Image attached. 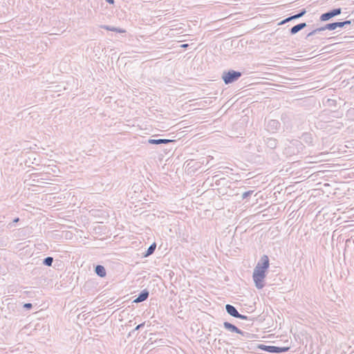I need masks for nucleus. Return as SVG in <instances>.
I'll return each mask as SVG.
<instances>
[{
  "mask_svg": "<svg viewBox=\"0 0 354 354\" xmlns=\"http://www.w3.org/2000/svg\"><path fill=\"white\" fill-rule=\"evenodd\" d=\"M266 277V270H264L256 266L254 268L252 278L257 288L261 289L265 286L264 279Z\"/></svg>",
  "mask_w": 354,
  "mask_h": 354,
  "instance_id": "nucleus-1",
  "label": "nucleus"
},
{
  "mask_svg": "<svg viewBox=\"0 0 354 354\" xmlns=\"http://www.w3.org/2000/svg\"><path fill=\"white\" fill-rule=\"evenodd\" d=\"M241 75L242 73L239 71L230 70L223 73L222 79L225 84H229L238 80Z\"/></svg>",
  "mask_w": 354,
  "mask_h": 354,
  "instance_id": "nucleus-2",
  "label": "nucleus"
},
{
  "mask_svg": "<svg viewBox=\"0 0 354 354\" xmlns=\"http://www.w3.org/2000/svg\"><path fill=\"white\" fill-rule=\"evenodd\" d=\"M257 348L261 351H266L272 353H284L289 351L290 347L288 346H267L264 344H259Z\"/></svg>",
  "mask_w": 354,
  "mask_h": 354,
  "instance_id": "nucleus-3",
  "label": "nucleus"
},
{
  "mask_svg": "<svg viewBox=\"0 0 354 354\" xmlns=\"http://www.w3.org/2000/svg\"><path fill=\"white\" fill-rule=\"evenodd\" d=\"M341 12H342V9L340 8H335L333 10H329L328 12L323 13L320 16L319 19L322 21H326L330 19L331 18L340 15Z\"/></svg>",
  "mask_w": 354,
  "mask_h": 354,
  "instance_id": "nucleus-4",
  "label": "nucleus"
},
{
  "mask_svg": "<svg viewBox=\"0 0 354 354\" xmlns=\"http://www.w3.org/2000/svg\"><path fill=\"white\" fill-rule=\"evenodd\" d=\"M269 258L267 255H263L257 264V266L266 271L269 268Z\"/></svg>",
  "mask_w": 354,
  "mask_h": 354,
  "instance_id": "nucleus-5",
  "label": "nucleus"
},
{
  "mask_svg": "<svg viewBox=\"0 0 354 354\" xmlns=\"http://www.w3.org/2000/svg\"><path fill=\"white\" fill-rule=\"evenodd\" d=\"M149 292L147 289L142 290L133 303H140L147 299Z\"/></svg>",
  "mask_w": 354,
  "mask_h": 354,
  "instance_id": "nucleus-6",
  "label": "nucleus"
},
{
  "mask_svg": "<svg viewBox=\"0 0 354 354\" xmlns=\"http://www.w3.org/2000/svg\"><path fill=\"white\" fill-rule=\"evenodd\" d=\"M279 127H280V123L277 120H270L268 121V124H267L268 130L272 131V132L278 130Z\"/></svg>",
  "mask_w": 354,
  "mask_h": 354,
  "instance_id": "nucleus-7",
  "label": "nucleus"
},
{
  "mask_svg": "<svg viewBox=\"0 0 354 354\" xmlns=\"http://www.w3.org/2000/svg\"><path fill=\"white\" fill-rule=\"evenodd\" d=\"M306 10L305 9H302L299 13H297L295 15L290 16V17L283 19V21H281L279 23V24H283L288 22L291 20L299 19V18L303 17L306 14Z\"/></svg>",
  "mask_w": 354,
  "mask_h": 354,
  "instance_id": "nucleus-8",
  "label": "nucleus"
},
{
  "mask_svg": "<svg viewBox=\"0 0 354 354\" xmlns=\"http://www.w3.org/2000/svg\"><path fill=\"white\" fill-rule=\"evenodd\" d=\"M175 142L174 140L170 139H149L148 143L151 145L169 144Z\"/></svg>",
  "mask_w": 354,
  "mask_h": 354,
  "instance_id": "nucleus-9",
  "label": "nucleus"
},
{
  "mask_svg": "<svg viewBox=\"0 0 354 354\" xmlns=\"http://www.w3.org/2000/svg\"><path fill=\"white\" fill-rule=\"evenodd\" d=\"M223 326L227 330L230 331L232 333H236L238 334L239 333H241V329H239L235 325H234L230 322H225L223 323Z\"/></svg>",
  "mask_w": 354,
  "mask_h": 354,
  "instance_id": "nucleus-10",
  "label": "nucleus"
},
{
  "mask_svg": "<svg viewBox=\"0 0 354 354\" xmlns=\"http://www.w3.org/2000/svg\"><path fill=\"white\" fill-rule=\"evenodd\" d=\"M306 26H307V25L305 22L298 24L290 28V34L295 35L296 33H297L299 31L301 30Z\"/></svg>",
  "mask_w": 354,
  "mask_h": 354,
  "instance_id": "nucleus-11",
  "label": "nucleus"
},
{
  "mask_svg": "<svg viewBox=\"0 0 354 354\" xmlns=\"http://www.w3.org/2000/svg\"><path fill=\"white\" fill-rule=\"evenodd\" d=\"M225 310L230 315H231L232 317H234L235 318H236L237 315H239L238 310L232 305H230V304L225 305Z\"/></svg>",
  "mask_w": 354,
  "mask_h": 354,
  "instance_id": "nucleus-12",
  "label": "nucleus"
},
{
  "mask_svg": "<svg viewBox=\"0 0 354 354\" xmlns=\"http://www.w3.org/2000/svg\"><path fill=\"white\" fill-rule=\"evenodd\" d=\"M342 21H337L333 23L327 24L324 26L325 30H333L337 28H343Z\"/></svg>",
  "mask_w": 354,
  "mask_h": 354,
  "instance_id": "nucleus-13",
  "label": "nucleus"
},
{
  "mask_svg": "<svg viewBox=\"0 0 354 354\" xmlns=\"http://www.w3.org/2000/svg\"><path fill=\"white\" fill-rule=\"evenodd\" d=\"M266 145L271 149H274L277 146V140L273 138H268L266 140Z\"/></svg>",
  "mask_w": 354,
  "mask_h": 354,
  "instance_id": "nucleus-14",
  "label": "nucleus"
},
{
  "mask_svg": "<svg viewBox=\"0 0 354 354\" xmlns=\"http://www.w3.org/2000/svg\"><path fill=\"white\" fill-rule=\"evenodd\" d=\"M95 272L100 277H104L106 274V272L104 267L101 265H97L95 266Z\"/></svg>",
  "mask_w": 354,
  "mask_h": 354,
  "instance_id": "nucleus-15",
  "label": "nucleus"
},
{
  "mask_svg": "<svg viewBox=\"0 0 354 354\" xmlns=\"http://www.w3.org/2000/svg\"><path fill=\"white\" fill-rule=\"evenodd\" d=\"M100 28H103V29H105L106 30L116 32H120V33L125 32V30H123V29H121V28H116V27H113V26H107V25H102L100 26Z\"/></svg>",
  "mask_w": 354,
  "mask_h": 354,
  "instance_id": "nucleus-16",
  "label": "nucleus"
},
{
  "mask_svg": "<svg viewBox=\"0 0 354 354\" xmlns=\"http://www.w3.org/2000/svg\"><path fill=\"white\" fill-rule=\"evenodd\" d=\"M156 248V243H152L151 245H150V246L148 248L147 250L146 251L145 253H144L143 254V257H147L149 256H150L151 254H152L155 250Z\"/></svg>",
  "mask_w": 354,
  "mask_h": 354,
  "instance_id": "nucleus-17",
  "label": "nucleus"
},
{
  "mask_svg": "<svg viewBox=\"0 0 354 354\" xmlns=\"http://www.w3.org/2000/svg\"><path fill=\"white\" fill-rule=\"evenodd\" d=\"M302 139L304 141H305L307 144H311L313 142V138L311 134L305 133L302 135Z\"/></svg>",
  "mask_w": 354,
  "mask_h": 354,
  "instance_id": "nucleus-18",
  "label": "nucleus"
},
{
  "mask_svg": "<svg viewBox=\"0 0 354 354\" xmlns=\"http://www.w3.org/2000/svg\"><path fill=\"white\" fill-rule=\"evenodd\" d=\"M324 30H325V28L324 26H322V27H320V28H316L315 30H313V31H311L310 32H309L307 35H306V39H308L310 37L313 36V35H316L317 33H319L322 31H324Z\"/></svg>",
  "mask_w": 354,
  "mask_h": 354,
  "instance_id": "nucleus-19",
  "label": "nucleus"
},
{
  "mask_svg": "<svg viewBox=\"0 0 354 354\" xmlns=\"http://www.w3.org/2000/svg\"><path fill=\"white\" fill-rule=\"evenodd\" d=\"M239 334L241 335L246 339H251L256 336L255 335H254L252 333L243 331L241 330V333H239Z\"/></svg>",
  "mask_w": 354,
  "mask_h": 354,
  "instance_id": "nucleus-20",
  "label": "nucleus"
},
{
  "mask_svg": "<svg viewBox=\"0 0 354 354\" xmlns=\"http://www.w3.org/2000/svg\"><path fill=\"white\" fill-rule=\"evenodd\" d=\"M53 262V258L51 257H47L43 260V264L46 266H51Z\"/></svg>",
  "mask_w": 354,
  "mask_h": 354,
  "instance_id": "nucleus-21",
  "label": "nucleus"
},
{
  "mask_svg": "<svg viewBox=\"0 0 354 354\" xmlns=\"http://www.w3.org/2000/svg\"><path fill=\"white\" fill-rule=\"evenodd\" d=\"M253 192H254L253 190H249V191L245 192L242 194V199H245V198H248L253 194Z\"/></svg>",
  "mask_w": 354,
  "mask_h": 354,
  "instance_id": "nucleus-22",
  "label": "nucleus"
},
{
  "mask_svg": "<svg viewBox=\"0 0 354 354\" xmlns=\"http://www.w3.org/2000/svg\"><path fill=\"white\" fill-rule=\"evenodd\" d=\"M353 22H354V19L346 20V21H342V24H343L342 27H344L346 25H351Z\"/></svg>",
  "mask_w": 354,
  "mask_h": 354,
  "instance_id": "nucleus-23",
  "label": "nucleus"
},
{
  "mask_svg": "<svg viewBox=\"0 0 354 354\" xmlns=\"http://www.w3.org/2000/svg\"><path fill=\"white\" fill-rule=\"evenodd\" d=\"M24 308L27 309V310H30L32 308V304H30V303H26L24 305Z\"/></svg>",
  "mask_w": 354,
  "mask_h": 354,
  "instance_id": "nucleus-24",
  "label": "nucleus"
},
{
  "mask_svg": "<svg viewBox=\"0 0 354 354\" xmlns=\"http://www.w3.org/2000/svg\"><path fill=\"white\" fill-rule=\"evenodd\" d=\"M236 318L241 319H247L248 317L244 315H241L239 313V315H237Z\"/></svg>",
  "mask_w": 354,
  "mask_h": 354,
  "instance_id": "nucleus-25",
  "label": "nucleus"
},
{
  "mask_svg": "<svg viewBox=\"0 0 354 354\" xmlns=\"http://www.w3.org/2000/svg\"><path fill=\"white\" fill-rule=\"evenodd\" d=\"M145 326V322L142 323V324H138L133 330V331L135 330H138L139 329H140L141 328H142L143 326Z\"/></svg>",
  "mask_w": 354,
  "mask_h": 354,
  "instance_id": "nucleus-26",
  "label": "nucleus"
},
{
  "mask_svg": "<svg viewBox=\"0 0 354 354\" xmlns=\"http://www.w3.org/2000/svg\"><path fill=\"white\" fill-rule=\"evenodd\" d=\"M5 224L3 222H0V232L3 231Z\"/></svg>",
  "mask_w": 354,
  "mask_h": 354,
  "instance_id": "nucleus-27",
  "label": "nucleus"
},
{
  "mask_svg": "<svg viewBox=\"0 0 354 354\" xmlns=\"http://www.w3.org/2000/svg\"><path fill=\"white\" fill-rule=\"evenodd\" d=\"M106 2H108L110 4H113L114 3V0H105Z\"/></svg>",
  "mask_w": 354,
  "mask_h": 354,
  "instance_id": "nucleus-28",
  "label": "nucleus"
},
{
  "mask_svg": "<svg viewBox=\"0 0 354 354\" xmlns=\"http://www.w3.org/2000/svg\"><path fill=\"white\" fill-rule=\"evenodd\" d=\"M19 218H15L13 220L12 223H17V222H19Z\"/></svg>",
  "mask_w": 354,
  "mask_h": 354,
  "instance_id": "nucleus-29",
  "label": "nucleus"
},
{
  "mask_svg": "<svg viewBox=\"0 0 354 354\" xmlns=\"http://www.w3.org/2000/svg\"><path fill=\"white\" fill-rule=\"evenodd\" d=\"M188 46V44H183L181 46L182 48H187Z\"/></svg>",
  "mask_w": 354,
  "mask_h": 354,
  "instance_id": "nucleus-30",
  "label": "nucleus"
},
{
  "mask_svg": "<svg viewBox=\"0 0 354 354\" xmlns=\"http://www.w3.org/2000/svg\"><path fill=\"white\" fill-rule=\"evenodd\" d=\"M12 223H10L8 225V227H12Z\"/></svg>",
  "mask_w": 354,
  "mask_h": 354,
  "instance_id": "nucleus-31",
  "label": "nucleus"
},
{
  "mask_svg": "<svg viewBox=\"0 0 354 354\" xmlns=\"http://www.w3.org/2000/svg\"><path fill=\"white\" fill-rule=\"evenodd\" d=\"M353 13H354V11L353 12Z\"/></svg>",
  "mask_w": 354,
  "mask_h": 354,
  "instance_id": "nucleus-32",
  "label": "nucleus"
}]
</instances>
